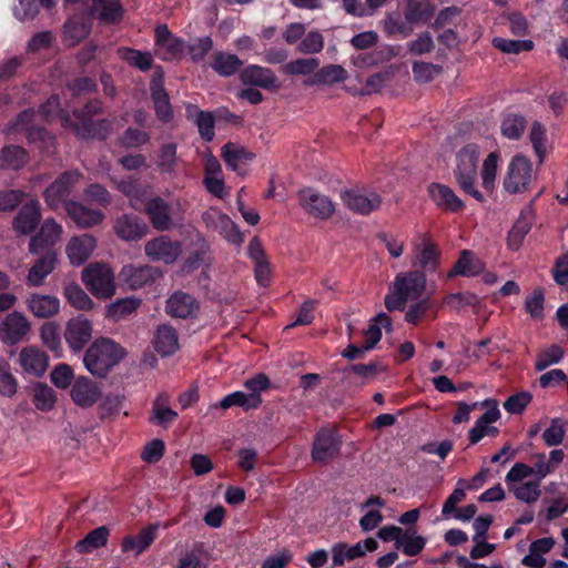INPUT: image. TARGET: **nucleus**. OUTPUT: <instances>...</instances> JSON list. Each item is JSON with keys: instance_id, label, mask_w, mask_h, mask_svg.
<instances>
[{"instance_id": "de8ad7c7", "label": "nucleus", "mask_w": 568, "mask_h": 568, "mask_svg": "<svg viewBox=\"0 0 568 568\" xmlns=\"http://www.w3.org/2000/svg\"><path fill=\"white\" fill-rule=\"evenodd\" d=\"M3 164L11 170L22 169L29 161V153L20 145H6L0 153Z\"/></svg>"}, {"instance_id": "9b49d317", "label": "nucleus", "mask_w": 568, "mask_h": 568, "mask_svg": "<svg viewBox=\"0 0 568 568\" xmlns=\"http://www.w3.org/2000/svg\"><path fill=\"white\" fill-rule=\"evenodd\" d=\"M341 199L347 209L361 215L371 214L378 210L382 204V199L376 192L363 194L359 190L355 189L343 191Z\"/></svg>"}, {"instance_id": "13d9d810", "label": "nucleus", "mask_w": 568, "mask_h": 568, "mask_svg": "<svg viewBox=\"0 0 568 568\" xmlns=\"http://www.w3.org/2000/svg\"><path fill=\"white\" fill-rule=\"evenodd\" d=\"M40 337L42 343L55 355L61 351L60 327L53 322H47L41 326Z\"/></svg>"}, {"instance_id": "680f3d73", "label": "nucleus", "mask_w": 568, "mask_h": 568, "mask_svg": "<svg viewBox=\"0 0 568 568\" xmlns=\"http://www.w3.org/2000/svg\"><path fill=\"white\" fill-rule=\"evenodd\" d=\"M565 352L562 347L557 344H552L547 349L540 352L535 363L537 372H542L547 367L554 364H558L564 358Z\"/></svg>"}, {"instance_id": "f257e3e1", "label": "nucleus", "mask_w": 568, "mask_h": 568, "mask_svg": "<svg viewBox=\"0 0 568 568\" xmlns=\"http://www.w3.org/2000/svg\"><path fill=\"white\" fill-rule=\"evenodd\" d=\"M125 355V349L119 343L109 337H100L85 351L83 363L92 375L104 378Z\"/></svg>"}, {"instance_id": "f3484780", "label": "nucleus", "mask_w": 568, "mask_h": 568, "mask_svg": "<svg viewBox=\"0 0 568 568\" xmlns=\"http://www.w3.org/2000/svg\"><path fill=\"white\" fill-rule=\"evenodd\" d=\"M91 336L92 325L85 316L79 315L67 323L64 338L72 351H81Z\"/></svg>"}, {"instance_id": "412c9836", "label": "nucleus", "mask_w": 568, "mask_h": 568, "mask_svg": "<svg viewBox=\"0 0 568 568\" xmlns=\"http://www.w3.org/2000/svg\"><path fill=\"white\" fill-rule=\"evenodd\" d=\"M71 398L75 405L87 408L93 406L101 396L99 385L87 376L74 379L71 388Z\"/></svg>"}, {"instance_id": "c03bdc74", "label": "nucleus", "mask_w": 568, "mask_h": 568, "mask_svg": "<svg viewBox=\"0 0 568 568\" xmlns=\"http://www.w3.org/2000/svg\"><path fill=\"white\" fill-rule=\"evenodd\" d=\"M331 552L334 568L343 566L346 560L352 561L364 557L362 542L348 546L346 542L339 541L332 546Z\"/></svg>"}, {"instance_id": "4c0bfd02", "label": "nucleus", "mask_w": 568, "mask_h": 568, "mask_svg": "<svg viewBox=\"0 0 568 568\" xmlns=\"http://www.w3.org/2000/svg\"><path fill=\"white\" fill-rule=\"evenodd\" d=\"M154 349L162 356H170L179 348L176 331L169 325H161L154 335Z\"/></svg>"}, {"instance_id": "338daca9", "label": "nucleus", "mask_w": 568, "mask_h": 568, "mask_svg": "<svg viewBox=\"0 0 568 568\" xmlns=\"http://www.w3.org/2000/svg\"><path fill=\"white\" fill-rule=\"evenodd\" d=\"M39 112L45 120L59 119L61 123L63 114L70 113L62 108L61 99L58 94L49 97L47 101L39 106Z\"/></svg>"}, {"instance_id": "f8f14e48", "label": "nucleus", "mask_w": 568, "mask_h": 568, "mask_svg": "<svg viewBox=\"0 0 568 568\" xmlns=\"http://www.w3.org/2000/svg\"><path fill=\"white\" fill-rule=\"evenodd\" d=\"M240 80L244 85H254L268 91L281 89V83L273 70L257 64H250L242 69Z\"/></svg>"}, {"instance_id": "9d476101", "label": "nucleus", "mask_w": 568, "mask_h": 568, "mask_svg": "<svg viewBox=\"0 0 568 568\" xmlns=\"http://www.w3.org/2000/svg\"><path fill=\"white\" fill-rule=\"evenodd\" d=\"M144 251L150 260L170 265L181 255L182 246L179 241H173L168 235H160L148 241Z\"/></svg>"}, {"instance_id": "393cba45", "label": "nucleus", "mask_w": 568, "mask_h": 568, "mask_svg": "<svg viewBox=\"0 0 568 568\" xmlns=\"http://www.w3.org/2000/svg\"><path fill=\"white\" fill-rule=\"evenodd\" d=\"M199 310L200 304L195 297L181 291L173 293L166 302V313L173 317H193Z\"/></svg>"}, {"instance_id": "6e6552de", "label": "nucleus", "mask_w": 568, "mask_h": 568, "mask_svg": "<svg viewBox=\"0 0 568 568\" xmlns=\"http://www.w3.org/2000/svg\"><path fill=\"white\" fill-rule=\"evenodd\" d=\"M531 182V162L523 155H515L508 164L503 185L509 194L524 193Z\"/></svg>"}, {"instance_id": "8fccbe9b", "label": "nucleus", "mask_w": 568, "mask_h": 568, "mask_svg": "<svg viewBox=\"0 0 568 568\" xmlns=\"http://www.w3.org/2000/svg\"><path fill=\"white\" fill-rule=\"evenodd\" d=\"M151 98L154 104L156 118L162 123H169L173 119V110L166 90L156 88L151 92Z\"/></svg>"}, {"instance_id": "5fc2aeb1", "label": "nucleus", "mask_w": 568, "mask_h": 568, "mask_svg": "<svg viewBox=\"0 0 568 568\" xmlns=\"http://www.w3.org/2000/svg\"><path fill=\"white\" fill-rule=\"evenodd\" d=\"M33 404L41 412H49L54 407L57 397L54 390L44 383H37L33 389Z\"/></svg>"}, {"instance_id": "58836bf2", "label": "nucleus", "mask_w": 568, "mask_h": 568, "mask_svg": "<svg viewBox=\"0 0 568 568\" xmlns=\"http://www.w3.org/2000/svg\"><path fill=\"white\" fill-rule=\"evenodd\" d=\"M166 404V395L162 394L155 398L149 417L151 424L168 428L178 418V413L168 407Z\"/></svg>"}, {"instance_id": "1a4fd4ad", "label": "nucleus", "mask_w": 568, "mask_h": 568, "mask_svg": "<svg viewBox=\"0 0 568 568\" xmlns=\"http://www.w3.org/2000/svg\"><path fill=\"white\" fill-rule=\"evenodd\" d=\"M297 197L305 213L315 219L327 220L335 212V205L332 200L313 187L301 190Z\"/></svg>"}, {"instance_id": "b1692460", "label": "nucleus", "mask_w": 568, "mask_h": 568, "mask_svg": "<svg viewBox=\"0 0 568 568\" xmlns=\"http://www.w3.org/2000/svg\"><path fill=\"white\" fill-rule=\"evenodd\" d=\"M69 219L79 229H90L101 224L105 217L101 210L90 209L77 201H70L67 203L65 210Z\"/></svg>"}, {"instance_id": "2eb2a0df", "label": "nucleus", "mask_w": 568, "mask_h": 568, "mask_svg": "<svg viewBox=\"0 0 568 568\" xmlns=\"http://www.w3.org/2000/svg\"><path fill=\"white\" fill-rule=\"evenodd\" d=\"M203 220L209 227L216 231L229 243L234 245L242 244L243 234L241 233L237 224H235L229 215L220 212H206L203 215Z\"/></svg>"}, {"instance_id": "0eeeda50", "label": "nucleus", "mask_w": 568, "mask_h": 568, "mask_svg": "<svg viewBox=\"0 0 568 568\" xmlns=\"http://www.w3.org/2000/svg\"><path fill=\"white\" fill-rule=\"evenodd\" d=\"M342 436L332 427L320 428L313 440L311 456L315 463L327 465L339 455Z\"/></svg>"}, {"instance_id": "423d86ee", "label": "nucleus", "mask_w": 568, "mask_h": 568, "mask_svg": "<svg viewBox=\"0 0 568 568\" xmlns=\"http://www.w3.org/2000/svg\"><path fill=\"white\" fill-rule=\"evenodd\" d=\"M82 281L98 298H109L115 292L114 274L105 264H90L82 272Z\"/></svg>"}, {"instance_id": "ddd939ff", "label": "nucleus", "mask_w": 568, "mask_h": 568, "mask_svg": "<svg viewBox=\"0 0 568 568\" xmlns=\"http://www.w3.org/2000/svg\"><path fill=\"white\" fill-rule=\"evenodd\" d=\"M145 215L154 230L159 232L170 231L174 227L173 209L161 196L151 197L149 205L144 210Z\"/></svg>"}, {"instance_id": "cd10ccee", "label": "nucleus", "mask_w": 568, "mask_h": 568, "mask_svg": "<svg viewBox=\"0 0 568 568\" xmlns=\"http://www.w3.org/2000/svg\"><path fill=\"white\" fill-rule=\"evenodd\" d=\"M97 241L90 234L73 236L67 245V254L72 265L80 266L91 256Z\"/></svg>"}, {"instance_id": "4468645a", "label": "nucleus", "mask_w": 568, "mask_h": 568, "mask_svg": "<svg viewBox=\"0 0 568 568\" xmlns=\"http://www.w3.org/2000/svg\"><path fill=\"white\" fill-rule=\"evenodd\" d=\"M427 193L437 209L445 213H458L465 204L448 185L433 182L427 186Z\"/></svg>"}, {"instance_id": "e433bc0d", "label": "nucleus", "mask_w": 568, "mask_h": 568, "mask_svg": "<svg viewBox=\"0 0 568 568\" xmlns=\"http://www.w3.org/2000/svg\"><path fill=\"white\" fill-rule=\"evenodd\" d=\"M156 526L150 525L135 536H125L121 544L123 552L134 551L136 555L146 550L156 537Z\"/></svg>"}, {"instance_id": "7c9ffc66", "label": "nucleus", "mask_w": 568, "mask_h": 568, "mask_svg": "<svg viewBox=\"0 0 568 568\" xmlns=\"http://www.w3.org/2000/svg\"><path fill=\"white\" fill-rule=\"evenodd\" d=\"M92 12L105 24H118L124 17V8L120 0H93Z\"/></svg>"}, {"instance_id": "aec40b11", "label": "nucleus", "mask_w": 568, "mask_h": 568, "mask_svg": "<svg viewBox=\"0 0 568 568\" xmlns=\"http://www.w3.org/2000/svg\"><path fill=\"white\" fill-rule=\"evenodd\" d=\"M115 234L126 242L139 241L149 232L148 224L136 215L123 214L114 223Z\"/></svg>"}, {"instance_id": "4d7b16f0", "label": "nucleus", "mask_w": 568, "mask_h": 568, "mask_svg": "<svg viewBox=\"0 0 568 568\" xmlns=\"http://www.w3.org/2000/svg\"><path fill=\"white\" fill-rule=\"evenodd\" d=\"M529 140L532 144V149H534L536 155L539 159V162L542 163V161L546 156V152H547V150H546L547 130L541 122L535 121L531 124Z\"/></svg>"}, {"instance_id": "a878e982", "label": "nucleus", "mask_w": 568, "mask_h": 568, "mask_svg": "<svg viewBox=\"0 0 568 568\" xmlns=\"http://www.w3.org/2000/svg\"><path fill=\"white\" fill-rule=\"evenodd\" d=\"M480 407L487 410L475 422V425L468 432L469 445H476L486 436L487 424L496 423L500 418V410L495 399H485Z\"/></svg>"}, {"instance_id": "49530a36", "label": "nucleus", "mask_w": 568, "mask_h": 568, "mask_svg": "<svg viewBox=\"0 0 568 568\" xmlns=\"http://www.w3.org/2000/svg\"><path fill=\"white\" fill-rule=\"evenodd\" d=\"M347 78L346 70L338 64H328L315 71L313 78L306 84H332L342 82Z\"/></svg>"}, {"instance_id": "bf43d9fd", "label": "nucleus", "mask_w": 568, "mask_h": 568, "mask_svg": "<svg viewBox=\"0 0 568 568\" xmlns=\"http://www.w3.org/2000/svg\"><path fill=\"white\" fill-rule=\"evenodd\" d=\"M493 45L504 53L518 54L524 51L532 50L534 42L531 40H513V39L496 37L493 40Z\"/></svg>"}, {"instance_id": "72a5a7b5", "label": "nucleus", "mask_w": 568, "mask_h": 568, "mask_svg": "<svg viewBox=\"0 0 568 568\" xmlns=\"http://www.w3.org/2000/svg\"><path fill=\"white\" fill-rule=\"evenodd\" d=\"M209 65L220 77L230 78L241 70L243 61L236 54L215 51Z\"/></svg>"}, {"instance_id": "c9c22d12", "label": "nucleus", "mask_w": 568, "mask_h": 568, "mask_svg": "<svg viewBox=\"0 0 568 568\" xmlns=\"http://www.w3.org/2000/svg\"><path fill=\"white\" fill-rule=\"evenodd\" d=\"M221 156L229 170L240 173L241 164L251 162L255 158V154L243 146L227 142L221 149Z\"/></svg>"}, {"instance_id": "6e6d98bb", "label": "nucleus", "mask_w": 568, "mask_h": 568, "mask_svg": "<svg viewBox=\"0 0 568 568\" xmlns=\"http://www.w3.org/2000/svg\"><path fill=\"white\" fill-rule=\"evenodd\" d=\"M64 296L78 310L88 311L93 307V301L78 284L67 285L64 287Z\"/></svg>"}, {"instance_id": "2f4dec72", "label": "nucleus", "mask_w": 568, "mask_h": 568, "mask_svg": "<svg viewBox=\"0 0 568 568\" xmlns=\"http://www.w3.org/2000/svg\"><path fill=\"white\" fill-rule=\"evenodd\" d=\"M484 263L475 257L474 253L469 250H463L458 260L455 262L452 270L448 272V277L466 276L474 277L483 273Z\"/></svg>"}, {"instance_id": "a19ab883", "label": "nucleus", "mask_w": 568, "mask_h": 568, "mask_svg": "<svg viewBox=\"0 0 568 568\" xmlns=\"http://www.w3.org/2000/svg\"><path fill=\"white\" fill-rule=\"evenodd\" d=\"M440 253L438 247L434 243H425L422 250L417 253L413 265L419 267V272L424 275L425 273H434L439 264Z\"/></svg>"}, {"instance_id": "dca6fc26", "label": "nucleus", "mask_w": 568, "mask_h": 568, "mask_svg": "<svg viewBox=\"0 0 568 568\" xmlns=\"http://www.w3.org/2000/svg\"><path fill=\"white\" fill-rule=\"evenodd\" d=\"M41 221V206L38 200H30L24 203L13 217V230L22 235L33 233Z\"/></svg>"}, {"instance_id": "4be33fe9", "label": "nucleus", "mask_w": 568, "mask_h": 568, "mask_svg": "<svg viewBox=\"0 0 568 568\" xmlns=\"http://www.w3.org/2000/svg\"><path fill=\"white\" fill-rule=\"evenodd\" d=\"M18 362L26 374L41 377L48 368L49 357L42 349L27 346L20 351Z\"/></svg>"}, {"instance_id": "f704fd0d", "label": "nucleus", "mask_w": 568, "mask_h": 568, "mask_svg": "<svg viewBox=\"0 0 568 568\" xmlns=\"http://www.w3.org/2000/svg\"><path fill=\"white\" fill-rule=\"evenodd\" d=\"M186 115L189 119L195 115L194 123L197 126L201 139L205 142H212L215 136V119L213 113L200 110L197 105L191 104L186 108Z\"/></svg>"}, {"instance_id": "603ef678", "label": "nucleus", "mask_w": 568, "mask_h": 568, "mask_svg": "<svg viewBox=\"0 0 568 568\" xmlns=\"http://www.w3.org/2000/svg\"><path fill=\"white\" fill-rule=\"evenodd\" d=\"M499 153L490 152L483 163L480 171L483 187L488 192L493 193L495 189V180L498 169Z\"/></svg>"}, {"instance_id": "5701e85b", "label": "nucleus", "mask_w": 568, "mask_h": 568, "mask_svg": "<svg viewBox=\"0 0 568 568\" xmlns=\"http://www.w3.org/2000/svg\"><path fill=\"white\" fill-rule=\"evenodd\" d=\"M121 276L131 288L139 290L161 278L163 272L151 265L125 266Z\"/></svg>"}, {"instance_id": "79ce46f5", "label": "nucleus", "mask_w": 568, "mask_h": 568, "mask_svg": "<svg viewBox=\"0 0 568 568\" xmlns=\"http://www.w3.org/2000/svg\"><path fill=\"white\" fill-rule=\"evenodd\" d=\"M110 531L106 526H100L87 534V536L79 540L75 549L80 554H89L95 549L104 547L108 542Z\"/></svg>"}, {"instance_id": "0e129e2a", "label": "nucleus", "mask_w": 568, "mask_h": 568, "mask_svg": "<svg viewBox=\"0 0 568 568\" xmlns=\"http://www.w3.org/2000/svg\"><path fill=\"white\" fill-rule=\"evenodd\" d=\"M150 141V134L145 131L129 126L119 138V145L125 149L140 148Z\"/></svg>"}, {"instance_id": "c85d7f7f", "label": "nucleus", "mask_w": 568, "mask_h": 568, "mask_svg": "<svg viewBox=\"0 0 568 568\" xmlns=\"http://www.w3.org/2000/svg\"><path fill=\"white\" fill-rule=\"evenodd\" d=\"M532 227V214L529 210H521L519 216L507 233L506 246L509 251L517 252Z\"/></svg>"}, {"instance_id": "3c124183", "label": "nucleus", "mask_w": 568, "mask_h": 568, "mask_svg": "<svg viewBox=\"0 0 568 568\" xmlns=\"http://www.w3.org/2000/svg\"><path fill=\"white\" fill-rule=\"evenodd\" d=\"M426 545V538L419 535H415V531L410 529L404 530L400 539H397V548L403 551L404 555L414 557L422 552Z\"/></svg>"}, {"instance_id": "bb28decb", "label": "nucleus", "mask_w": 568, "mask_h": 568, "mask_svg": "<svg viewBox=\"0 0 568 568\" xmlns=\"http://www.w3.org/2000/svg\"><path fill=\"white\" fill-rule=\"evenodd\" d=\"M43 254L30 267L27 281L29 286L39 287L45 277L55 268L57 253L53 248L42 251Z\"/></svg>"}, {"instance_id": "473e14b6", "label": "nucleus", "mask_w": 568, "mask_h": 568, "mask_svg": "<svg viewBox=\"0 0 568 568\" xmlns=\"http://www.w3.org/2000/svg\"><path fill=\"white\" fill-rule=\"evenodd\" d=\"M262 404L261 395H247L244 392L236 390L227 394L217 403H214L210 406V409H229L233 406H239L244 408L245 410L256 409Z\"/></svg>"}, {"instance_id": "f03ea898", "label": "nucleus", "mask_w": 568, "mask_h": 568, "mask_svg": "<svg viewBox=\"0 0 568 568\" xmlns=\"http://www.w3.org/2000/svg\"><path fill=\"white\" fill-rule=\"evenodd\" d=\"M425 287L426 275L419 271H408L396 275L384 300L386 310L403 312L409 300H418L423 295Z\"/></svg>"}, {"instance_id": "ea45409f", "label": "nucleus", "mask_w": 568, "mask_h": 568, "mask_svg": "<svg viewBox=\"0 0 568 568\" xmlns=\"http://www.w3.org/2000/svg\"><path fill=\"white\" fill-rule=\"evenodd\" d=\"M435 13V7L429 0H407L405 19L408 23L428 22Z\"/></svg>"}, {"instance_id": "c756f323", "label": "nucleus", "mask_w": 568, "mask_h": 568, "mask_svg": "<svg viewBox=\"0 0 568 568\" xmlns=\"http://www.w3.org/2000/svg\"><path fill=\"white\" fill-rule=\"evenodd\" d=\"M28 310L38 318H50L60 311V301L52 295L31 293L27 298Z\"/></svg>"}, {"instance_id": "20e7f679", "label": "nucleus", "mask_w": 568, "mask_h": 568, "mask_svg": "<svg viewBox=\"0 0 568 568\" xmlns=\"http://www.w3.org/2000/svg\"><path fill=\"white\" fill-rule=\"evenodd\" d=\"M93 118L73 110L72 113L63 114L62 126L71 129L81 140L105 141L112 132V122L109 119L93 120Z\"/></svg>"}, {"instance_id": "09e8293b", "label": "nucleus", "mask_w": 568, "mask_h": 568, "mask_svg": "<svg viewBox=\"0 0 568 568\" xmlns=\"http://www.w3.org/2000/svg\"><path fill=\"white\" fill-rule=\"evenodd\" d=\"M320 65L317 58H298L282 65L281 72L286 75H310Z\"/></svg>"}, {"instance_id": "69168bd1", "label": "nucleus", "mask_w": 568, "mask_h": 568, "mask_svg": "<svg viewBox=\"0 0 568 568\" xmlns=\"http://www.w3.org/2000/svg\"><path fill=\"white\" fill-rule=\"evenodd\" d=\"M140 300L136 298H122L111 304L108 308V316L120 321L138 310Z\"/></svg>"}, {"instance_id": "052dcab7", "label": "nucleus", "mask_w": 568, "mask_h": 568, "mask_svg": "<svg viewBox=\"0 0 568 568\" xmlns=\"http://www.w3.org/2000/svg\"><path fill=\"white\" fill-rule=\"evenodd\" d=\"M412 71L416 82L428 83L443 71V67L432 62L415 61Z\"/></svg>"}, {"instance_id": "39448f33", "label": "nucleus", "mask_w": 568, "mask_h": 568, "mask_svg": "<svg viewBox=\"0 0 568 568\" xmlns=\"http://www.w3.org/2000/svg\"><path fill=\"white\" fill-rule=\"evenodd\" d=\"M82 178L83 174L79 170L62 172L43 192L47 205L52 210H58L61 206L67 210L72 190Z\"/></svg>"}, {"instance_id": "a211bd4d", "label": "nucleus", "mask_w": 568, "mask_h": 568, "mask_svg": "<svg viewBox=\"0 0 568 568\" xmlns=\"http://www.w3.org/2000/svg\"><path fill=\"white\" fill-rule=\"evenodd\" d=\"M29 329L30 323L27 317L22 313L14 311L8 314L0 324V336L6 344L14 345L27 335Z\"/></svg>"}, {"instance_id": "7ed1b4c3", "label": "nucleus", "mask_w": 568, "mask_h": 568, "mask_svg": "<svg viewBox=\"0 0 568 568\" xmlns=\"http://www.w3.org/2000/svg\"><path fill=\"white\" fill-rule=\"evenodd\" d=\"M479 159V146L476 143H468L456 154V168L454 178L462 191L478 202H485V196L476 187L477 169Z\"/></svg>"}, {"instance_id": "a18cd8bd", "label": "nucleus", "mask_w": 568, "mask_h": 568, "mask_svg": "<svg viewBox=\"0 0 568 568\" xmlns=\"http://www.w3.org/2000/svg\"><path fill=\"white\" fill-rule=\"evenodd\" d=\"M527 126V120L518 113H507L500 123L501 134L509 140H519Z\"/></svg>"}, {"instance_id": "864d4df0", "label": "nucleus", "mask_w": 568, "mask_h": 568, "mask_svg": "<svg viewBox=\"0 0 568 568\" xmlns=\"http://www.w3.org/2000/svg\"><path fill=\"white\" fill-rule=\"evenodd\" d=\"M18 379L10 372L9 362L0 356V395L11 398L17 394Z\"/></svg>"}, {"instance_id": "e2e57ef3", "label": "nucleus", "mask_w": 568, "mask_h": 568, "mask_svg": "<svg viewBox=\"0 0 568 568\" xmlns=\"http://www.w3.org/2000/svg\"><path fill=\"white\" fill-rule=\"evenodd\" d=\"M213 49V40L210 36L194 39L187 45V53L193 63H200Z\"/></svg>"}, {"instance_id": "6ab92c4d", "label": "nucleus", "mask_w": 568, "mask_h": 568, "mask_svg": "<svg viewBox=\"0 0 568 568\" xmlns=\"http://www.w3.org/2000/svg\"><path fill=\"white\" fill-rule=\"evenodd\" d=\"M62 233V226L53 219H45L37 235L31 237L29 242V252L31 254H40L42 251L52 248L59 241Z\"/></svg>"}, {"instance_id": "774afa93", "label": "nucleus", "mask_w": 568, "mask_h": 568, "mask_svg": "<svg viewBox=\"0 0 568 568\" xmlns=\"http://www.w3.org/2000/svg\"><path fill=\"white\" fill-rule=\"evenodd\" d=\"M84 196L88 201L95 203L102 207H108L112 202L110 192L99 183L89 184L84 189Z\"/></svg>"}, {"instance_id": "37998d69", "label": "nucleus", "mask_w": 568, "mask_h": 568, "mask_svg": "<svg viewBox=\"0 0 568 568\" xmlns=\"http://www.w3.org/2000/svg\"><path fill=\"white\" fill-rule=\"evenodd\" d=\"M118 54L128 64L139 69L142 72L149 71L153 65V58L151 53L146 51L121 47L118 50Z\"/></svg>"}]
</instances>
